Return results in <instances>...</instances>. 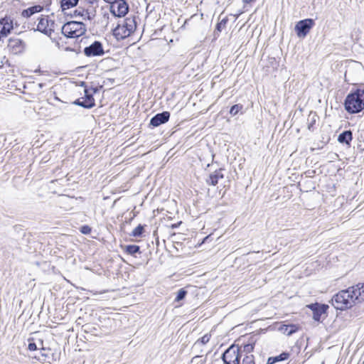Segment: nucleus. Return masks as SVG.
Wrapping results in <instances>:
<instances>
[{
	"instance_id": "nucleus-1",
	"label": "nucleus",
	"mask_w": 364,
	"mask_h": 364,
	"mask_svg": "<svg viewBox=\"0 0 364 364\" xmlns=\"http://www.w3.org/2000/svg\"><path fill=\"white\" fill-rule=\"evenodd\" d=\"M363 301H364V283H358L346 289L341 290L331 299L332 306L341 311L350 309Z\"/></svg>"
},
{
	"instance_id": "nucleus-2",
	"label": "nucleus",
	"mask_w": 364,
	"mask_h": 364,
	"mask_svg": "<svg viewBox=\"0 0 364 364\" xmlns=\"http://www.w3.org/2000/svg\"><path fill=\"white\" fill-rule=\"evenodd\" d=\"M345 110L349 114H358L364 111V85L353 89L344 100Z\"/></svg>"
},
{
	"instance_id": "nucleus-3",
	"label": "nucleus",
	"mask_w": 364,
	"mask_h": 364,
	"mask_svg": "<svg viewBox=\"0 0 364 364\" xmlns=\"http://www.w3.org/2000/svg\"><path fill=\"white\" fill-rule=\"evenodd\" d=\"M136 25V17L135 16L127 17L122 23L119 22L117 23V26L112 30V34L117 40H124L135 31Z\"/></svg>"
},
{
	"instance_id": "nucleus-4",
	"label": "nucleus",
	"mask_w": 364,
	"mask_h": 364,
	"mask_svg": "<svg viewBox=\"0 0 364 364\" xmlns=\"http://www.w3.org/2000/svg\"><path fill=\"white\" fill-rule=\"evenodd\" d=\"M87 28L81 21H68L62 26L61 32L69 38H75L82 36L85 33Z\"/></svg>"
},
{
	"instance_id": "nucleus-5",
	"label": "nucleus",
	"mask_w": 364,
	"mask_h": 364,
	"mask_svg": "<svg viewBox=\"0 0 364 364\" xmlns=\"http://www.w3.org/2000/svg\"><path fill=\"white\" fill-rule=\"evenodd\" d=\"M66 14V13H65ZM97 11L94 10L93 8H90L89 6L85 4L83 2H80L79 5L70 14H67L68 16H70L71 18H80L82 21H92L96 16Z\"/></svg>"
},
{
	"instance_id": "nucleus-6",
	"label": "nucleus",
	"mask_w": 364,
	"mask_h": 364,
	"mask_svg": "<svg viewBox=\"0 0 364 364\" xmlns=\"http://www.w3.org/2000/svg\"><path fill=\"white\" fill-rule=\"evenodd\" d=\"M242 350L237 346L232 345L222 354L224 364H240Z\"/></svg>"
},
{
	"instance_id": "nucleus-7",
	"label": "nucleus",
	"mask_w": 364,
	"mask_h": 364,
	"mask_svg": "<svg viewBox=\"0 0 364 364\" xmlns=\"http://www.w3.org/2000/svg\"><path fill=\"white\" fill-rule=\"evenodd\" d=\"M109 11L113 16L124 17L129 11V6L126 0H115L109 3Z\"/></svg>"
},
{
	"instance_id": "nucleus-8",
	"label": "nucleus",
	"mask_w": 364,
	"mask_h": 364,
	"mask_svg": "<svg viewBox=\"0 0 364 364\" xmlns=\"http://www.w3.org/2000/svg\"><path fill=\"white\" fill-rule=\"evenodd\" d=\"M314 25L315 21L313 18H305L299 21L294 27L296 36L299 38H305L309 34L311 29L314 26Z\"/></svg>"
},
{
	"instance_id": "nucleus-9",
	"label": "nucleus",
	"mask_w": 364,
	"mask_h": 364,
	"mask_svg": "<svg viewBox=\"0 0 364 364\" xmlns=\"http://www.w3.org/2000/svg\"><path fill=\"white\" fill-rule=\"evenodd\" d=\"M83 53L87 57L102 56L105 54L102 43L99 41H95L90 46H86Z\"/></svg>"
},
{
	"instance_id": "nucleus-10",
	"label": "nucleus",
	"mask_w": 364,
	"mask_h": 364,
	"mask_svg": "<svg viewBox=\"0 0 364 364\" xmlns=\"http://www.w3.org/2000/svg\"><path fill=\"white\" fill-rule=\"evenodd\" d=\"M306 307L313 312V318L317 322H321V316L327 313L328 306L325 304L312 303L308 304Z\"/></svg>"
},
{
	"instance_id": "nucleus-11",
	"label": "nucleus",
	"mask_w": 364,
	"mask_h": 364,
	"mask_svg": "<svg viewBox=\"0 0 364 364\" xmlns=\"http://www.w3.org/2000/svg\"><path fill=\"white\" fill-rule=\"evenodd\" d=\"M14 28V20L10 16L0 18V35L2 38L8 36Z\"/></svg>"
},
{
	"instance_id": "nucleus-12",
	"label": "nucleus",
	"mask_w": 364,
	"mask_h": 364,
	"mask_svg": "<svg viewBox=\"0 0 364 364\" xmlns=\"http://www.w3.org/2000/svg\"><path fill=\"white\" fill-rule=\"evenodd\" d=\"M171 114L168 111H164L152 117L149 124V127H157L166 123L170 119Z\"/></svg>"
},
{
	"instance_id": "nucleus-13",
	"label": "nucleus",
	"mask_w": 364,
	"mask_h": 364,
	"mask_svg": "<svg viewBox=\"0 0 364 364\" xmlns=\"http://www.w3.org/2000/svg\"><path fill=\"white\" fill-rule=\"evenodd\" d=\"M50 20L48 17H41L38 18L37 28L35 31H38L47 36H50L54 32V28L49 27Z\"/></svg>"
},
{
	"instance_id": "nucleus-14",
	"label": "nucleus",
	"mask_w": 364,
	"mask_h": 364,
	"mask_svg": "<svg viewBox=\"0 0 364 364\" xmlns=\"http://www.w3.org/2000/svg\"><path fill=\"white\" fill-rule=\"evenodd\" d=\"M8 47L14 54L21 53L25 48V43L19 38H11L9 39Z\"/></svg>"
},
{
	"instance_id": "nucleus-15",
	"label": "nucleus",
	"mask_w": 364,
	"mask_h": 364,
	"mask_svg": "<svg viewBox=\"0 0 364 364\" xmlns=\"http://www.w3.org/2000/svg\"><path fill=\"white\" fill-rule=\"evenodd\" d=\"M223 168H219L210 173L205 180L206 183L208 186H216L218 183L219 179L224 178V174L223 173Z\"/></svg>"
},
{
	"instance_id": "nucleus-16",
	"label": "nucleus",
	"mask_w": 364,
	"mask_h": 364,
	"mask_svg": "<svg viewBox=\"0 0 364 364\" xmlns=\"http://www.w3.org/2000/svg\"><path fill=\"white\" fill-rule=\"evenodd\" d=\"M353 139V132L351 130L348 129L339 134L337 140L340 144H345L348 147H350Z\"/></svg>"
},
{
	"instance_id": "nucleus-17",
	"label": "nucleus",
	"mask_w": 364,
	"mask_h": 364,
	"mask_svg": "<svg viewBox=\"0 0 364 364\" xmlns=\"http://www.w3.org/2000/svg\"><path fill=\"white\" fill-rule=\"evenodd\" d=\"M279 330L284 334L291 336L298 331L299 327L297 325L293 323L282 324L279 326Z\"/></svg>"
},
{
	"instance_id": "nucleus-18",
	"label": "nucleus",
	"mask_w": 364,
	"mask_h": 364,
	"mask_svg": "<svg viewBox=\"0 0 364 364\" xmlns=\"http://www.w3.org/2000/svg\"><path fill=\"white\" fill-rule=\"evenodd\" d=\"M290 356L289 353L288 352H282L278 355L269 357L267 359L266 364H275L276 363L284 361L289 359Z\"/></svg>"
},
{
	"instance_id": "nucleus-19",
	"label": "nucleus",
	"mask_w": 364,
	"mask_h": 364,
	"mask_svg": "<svg viewBox=\"0 0 364 364\" xmlns=\"http://www.w3.org/2000/svg\"><path fill=\"white\" fill-rule=\"evenodd\" d=\"M43 10V6L40 5H35L26 9H23L21 12V16L24 18H29L34 14L41 12Z\"/></svg>"
},
{
	"instance_id": "nucleus-20",
	"label": "nucleus",
	"mask_w": 364,
	"mask_h": 364,
	"mask_svg": "<svg viewBox=\"0 0 364 364\" xmlns=\"http://www.w3.org/2000/svg\"><path fill=\"white\" fill-rule=\"evenodd\" d=\"M80 0H60V4L63 11L67 9L77 6Z\"/></svg>"
},
{
	"instance_id": "nucleus-21",
	"label": "nucleus",
	"mask_w": 364,
	"mask_h": 364,
	"mask_svg": "<svg viewBox=\"0 0 364 364\" xmlns=\"http://www.w3.org/2000/svg\"><path fill=\"white\" fill-rule=\"evenodd\" d=\"M124 252L132 256H135L136 253L140 254V247L136 245H128L124 247Z\"/></svg>"
},
{
	"instance_id": "nucleus-22",
	"label": "nucleus",
	"mask_w": 364,
	"mask_h": 364,
	"mask_svg": "<svg viewBox=\"0 0 364 364\" xmlns=\"http://www.w3.org/2000/svg\"><path fill=\"white\" fill-rule=\"evenodd\" d=\"M228 22V18L227 17H225L216 24L215 30L214 31L215 36H219V33H220L222 30L226 27Z\"/></svg>"
},
{
	"instance_id": "nucleus-23",
	"label": "nucleus",
	"mask_w": 364,
	"mask_h": 364,
	"mask_svg": "<svg viewBox=\"0 0 364 364\" xmlns=\"http://www.w3.org/2000/svg\"><path fill=\"white\" fill-rule=\"evenodd\" d=\"M146 225H142L139 224L137 227H136L130 233V236L135 237H141L143 236V234L144 232V227Z\"/></svg>"
},
{
	"instance_id": "nucleus-24",
	"label": "nucleus",
	"mask_w": 364,
	"mask_h": 364,
	"mask_svg": "<svg viewBox=\"0 0 364 364\" xmlns=\"http://www.w3.org/2000/svg\"><path fill=\"white\" fill-rule=\"evenodd\" d=\"M316 118H317V115L315 112L314 114H312L311 112L310 114L309 115V117L307 119V121H308L307 127H308V129L309 131L313 132L314 130V126L316 122Z\"/></svg>"
},
{
	"instance_id": "nucleus-25",
	"label": "nucleus",
	"mask_w": 364,
	"mask_h": 364,
	"mask_svg": "<svg viewBox=\"0 0 364 364\" xmlns=\"http://www.w3.org/2000/svg\"><path fill=\"white\" fill-rule=\"evenodd\" d=\"M84 92H85V95H84L83 98H85V100H87V102L88 104H89V102L92 103V108L93 107L95 106V99L93 97V92H90V90L87 87H85Z\"/></svg>"
},
{
	"instance_id": "nucleus-26",
	"label": "nucleus",
	"mask_w": 364,
	"mask_h": 364,
	"mask_svg": "<svg viewBox=\"0 0 364 364\" xmlns=\"http://www.w3.org/2000/svg\"><path fill=\"white\" fill-rule=\"evenodd\" d=\"M73 104L80 107H82L85 109H91L92 108V103L89 102V104L87 102V100H85V98L80 97L79 99H77L73 102Z\"/></svg>"
},
{
	"instance_id": "nucleus-27",
	"label": "nucleus",
	"mask_w": 364,
	"mask_h": 364,
	"mask_svg": "<svg viewBox=\"0 0 364 364\" xmlns=\"http://www.w3.org/2000/svg\"><path fill=\"white\" fill-rule=\"evenodd\" d=\"M255 348V343L253 342H250L248 343L244 344L243 346L239 347L242 350V354L245 353L246 355L253 351Z\"/></svg>"
},
{
	"instance_id": "nucleus-28",
	"label": "nucleus",
	"mask_w": 364,
	"mask_h": 364,
	"mask_svg": "<svg viewBox=\"0 0 364 364\" xmlns=\"http://www.w3.org/2000/svg\"><path fill=\"white\" fill-rule=\"evenodd\" d=\"M187 293L188 291L184 288L180 289L176 294V296L174 301L176 302L182 301L183 299H185L186 296L187 295Z\"/></svg>"
},
{
	"instance_id": "nucleus-29",
	"label": "nucleus",
	"mask_w": 364,
	"mask_h": 364,
	"mask_svg": "<svg viewBox=\"0 0 364 364\" xmlns=\"http://www.w3.org/2000/svg\"><path fill=\"white\" fill-rule=\"evenodd\" d=\"M81 2H83L90 8H93V9L96 11L99 6V0H81Z\"/></svg>"
},
{
	"instance_id": "nucleus-30",
	"label": "nucleus",
	"mask_w": 364,
	"mask_h": 364,
	"mask_svg": "<svg viewBox=\"0 0 364 364\" xmlns=\"http://www.w3.org/2000/svg\"><path fill=\"white\" fill-rule=\"evenodd\" d=\"M243 108V105L240 104H236L232 105L230 109V114L232 116H235L240 110Z\"/></svg>"
},
{
	"instance_id": "nucleus-31",
	"label": "nucleus",
	"mask_w": 364,
	"mask_h": 364,
	"mask_svg": "<svg viewBox=\"0 0 364 364\" xmlns=\"http://www.w3.org/2000/svg\"><path fill=\"white\" fill-rule=\"evenodd\" d=\"M240 364H255L253 355H245Z\"/></svg>"
},
{
	"instance_id": "nucleus-32",
	"label": "nucleus",
	"mask_w": 364,
	"mask_h": 364,
	"mask_svg": "<svg viewBox=\"0 0 364 364\" xmlns=\"http://www.w3.org/2000/svg\"><path fill=\"white\" fill-rule=\"evenodd\" d=\"M210 338V336L208 334H205L203 337L199 338L196 343L195 345H197L198 343H201L202 345L206 344Z\"/></svg>"
},
{
	"instance_id": "nucleus-33",
	"label": "nucleus",
	"mask_w": 364,
	"mask_h": 364,
	"mask_svg": "<svg viewBox=\"0 0 364 364\" xmlns=\"http://www.w3.org/2000/svg\"><path fill=\"white\" fill-rule=\"evenodd\" d=\"M80 231L84 235H89L92 231V228L89 225H85L80 228Z\"/></svg>"
},
{
	"instance_id": "nucleus-34",
	"label": "nucleus",
	"mask_w": 364,
	"mask_h": 364,
	"mask_svg": "<svg viewBox=\"0 0 364 364\" xmlns=\"http://www.w3.org/2000/svg\"><path fill=\"white\" fill-rule=\"evenodd\" d=\"M28 349L31 351H34L38 349L37 345L34 343L33 338H29L28 340Z\"/></svg>"
},
{
	"instance_id": "nucleus-35",
	"label": "nucleus",
	"mask_w": 364,
	"mask_h": 364,
	"mask_svg": "<svg viewBox=\"0 0 364 364\" xmlns=\"http://www.w3.org/2000/svg\"><path fill=\"white\" fill-rule=\"evenodd\" d=\"M357 139L359 142L364 143V128L358 130Z\"/></svg>"
},
{
	"instance_id": "nucleus-36",
	"label": "nucleus",
	"mask_w": 364,
	"mask_h": 364,
	"mask_svg": "<svg viewBox=\"0 0 364 364\" xmlns=\"http://www.w3.org/2000/svg\"><path fill=\"white\" fill-rule=\"evenodd\" d=\"M182 223L181 221L177 223H174V224H172L171 225V229H176V228H178L179 227V225Z\"/></svg>"
},
{
	"instance_id": "nucleus-37",
	"label": "nucleus",
	"mask_w": 364,
	"mask_h": 364,
	"mask_svg": "<svg viewBox=\"0 0 364 364\" xmlns=\"http://www.w3.org/2000/svg\"><path fill=\"white\" fill-rule=\"evenodd\" d=\"M65 51H75V48H73L71 47H65V49H64Z\"/></svg>"
},
{
	"instance_id": "nucleus-38",
	"label": "nucleus",
	"mask_w": 364,
	"mask_h": 364,
	"mask_svg": "<svg viewBox=\"0 0 364 364\" xmlns=\"http://www.w3.org/2000/svg\"><path fill=\"white\" fill-rule=\"evenodd\" d=\"M54 24H55V23H54V21H50V23H49V27H50V28H53V27H54Z\"/></svg>"
},
{
	"instance_id": "nucleus-39",
	"label": "nucleus",
	"mask_w": 364,
	"mask_h": 364,
	"mask_svg": "<svg viewBox=\"0 0 364 364\" xmlns=\"http://www.w3.org/2000/svg\"><path fill=\"white\" fill-rule=\"evenodd\" d=\"M103 16H104V18H106L107 19H108V18H109V14H108V13H107V12H105V13L103 14Z\"/></svg>"
},
{
	"instance_id": "nucleus-40",
	"label": "nucleus",
	"mask_w": 364,
	"mask_h": 364,
	"mask_svg": "<svg viewBox=\"0 0 364 364\" xmlns=\"http://www.w3.org/2000/svg\"><path fill=\"white\" fill-rule=\"evenodd\" d=\"M40 342H41V345L42 346V347L41 348V350H45V348L43 347V341H42V340H41V341H40Z\"/></svg>"
},
{
	"instance_id": "nucleus-41",
	"label": "nucleus",
	"mask_w": 364,
	"mask_h": 364,
	"mask_svg": "<svg viewBox=\"0 0 364 364\" xmlns=\"http://www.w3.org/2000/svg\"><path fill=\"white\" fill-rule=\"evenodd\" d=\"M92 90H93V92H96L97 90L95 88H93Z\"/></svg>"
},
{
	"instance_id": "nucleus-42",
	"label": "nucleus",
	"mask_w": 364,
	"mask_h": 364,
	"mask_svg": "<svg viewBox=\"0 0 364 364\" xmlns=\"http://www.w3.org/2000/svg\"><path fill=\"white\" fill-rule=\"evenodd\" d=\"M85 84V82H82V85H84Z\"/></svg>"
}]
</instances>
